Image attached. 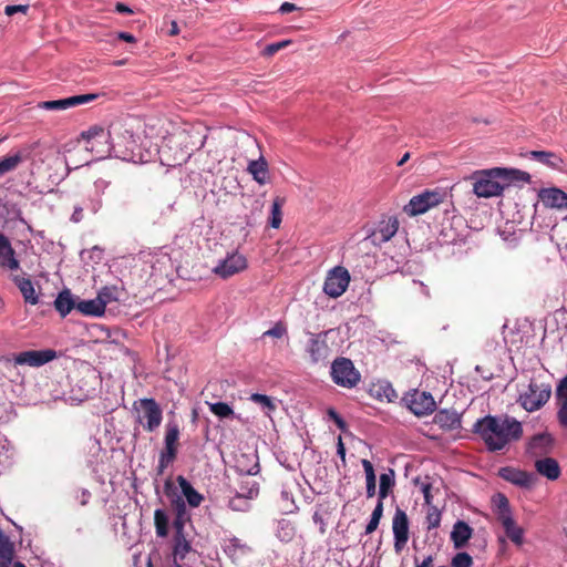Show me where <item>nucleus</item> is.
<instances>
[{
  "label": "nucleus",
  "instance_id": "obj_4",
  "mask_svg": "<svg viewBox=\"0 0 567 567\" xmlns=\"http://www.w3.org/2000/svg\"><path fill=\"white\" fill-rule=\"evenodd\" d=\"M133 410L136 413V422L143 426L146 432L156 431L163 420V411L159 404L151 398H143L133 403Z\"/></svg>",
  "mask_w": 567,
  "mask_h": 567
},
{
  "label": "nucleus",
  "instance_id": "obj_17",
  "mask_svg": "<svg viewBox=\"0 0 567 567\" xmlns=\"http://www.w3.org/2000/svg\"><path fill=\"white\" fill-rule=\"evenodd\" d=\"M498 475L503 480L525 488L533 487L537 481V477L534 473H529L511 466L499 468Z\"/></svg>",
  "mask_w": 567,
  "mask_h": 567
},
{
  "label": "nucleus",
  "instance_id": "obj_32",
  "mask_svg": "<svg viewBox=\"0 0 567 567\" xmlns=\"http://www.w3.org/2000/svg\"><path fill=\"white\" fill-rule=\"evenodd\" d=\"M14 546L10 538L0 529V567H9L13 560Z\"/></svg>",
  "mask_w": 567,
  "mask_h": 567
},
{
  "label": "nucleus",
  "instance_id": "obj_38",
  "mask_svg": "<svg viewBox=\"0 0 567 567\" xmlns=\"http://www.w3.org/2000/svg\"><path fill=\"white\" fill-rule=\"evenodd\" d=\"M361 463H362L364 474H365L367 496L370 498L375 495L377 477H375L373 465L370 461L362 460Z\"/></svg>",
  "mask_w": 567,
  "mask_h": 567
},
{
  "label": "nucleus",
  "instance_id": "obj_51",
  "mask_svg": "<svg viewBox=\"0 0 567 567\" xmlns=\"http://www.w3.org/2000/svg\"><path fill=\"white\" fill-rule=\"evenodd\" d=\"M190 549L189 543L182 536L178 535L175 542V553L179 554L182 557L185 556Z\"/></svg>",
  "mask_w": 567,
  "mask_h": 567
},
{
  "label": "nucleus",
  "instance_id": "obj_1",
  "mask_svg": "<svg viewBox=\"0 0 567 567\" xmlns=\"http://www.w3.org/2000/svg\"><path fill=\"white\" fill-rule=\"evenodd\" d=\"M126 131L122 128V122L112 123L109 130L102 126H92L81 134L84 147L91 152L96 159L110 155L122 161H141L143 156L124 145L127 137Z\"/></svg>",
  "mask_w": 567,
  "mask_h": 567
},
{
  "label": "nucleus",
  "instance_id": "obj_59",
  "mask_svg": "<svg viewBox=\"0 0 567 567\" xmlns=\"http://www.w3.org/2000/svg\"><path fill=\"white\" fill-rule=\"evenodd\" d=\"M83 218V208L81 206H75L73 214L71 216V220L73 223H80Z\"/></svg>",
  "mask_w": 567,
  "mask_h": 567
},
{
  "label": "nucleus",
  "instance_id": "obj_25",
  "mask_svg": "<svg viewBox=\"0 0 567 567\" xmlns=\"http://www.w3.org/2000/svg\"><path fill=\"white\" fill-rule=\"evenodd\" d=\"M96 380H97V377L95 375V373L90 372L86 375V378H84L82 380L83 384H76L72 389V392L74 393L73 399L79 402H82V401H85V400L92 398L95 394L94 384L96 383Z\"/></svg>",
  "mask_w": 567,
  "mask_h": 567
},
{
  "label": "nucleus",
  "instance_id": "obj_3",
  "mask_svg": "<svg viewBox=\"0 0 567 567\" xmlns=\"http://www.w3.org/2000/svg\"><path fill=\"white\" fill-rule=\"evenodd\" d=\"M471 179L474 194L477 197L489 198L502 195L513 179L529 181V175L517 169L495 167L475 172Z\"/></svg>",
  "mask_w": 567,
  "mask_h": 567
},
{
  "label": "nucleus",
  "instance_id": "obj_54",
  "mask_svg": "<svg viewBox=\"0 0 567 567\" xmlns=\"http://www.w3.org/2000/svg\"><path fill=\"white\" fill-rule=\"evenodd\" d=\"M110 186V182L99 178L94 182V190L97 196H102L107 187Z\"/></svg>",
  "mask_w": 567,
  "mask_h": 567
},
{
  "label": "nucleus",
  "instance_id": "obj_50",
  "mask_svg": "<svg viewBox=\"0 0 567 567\" xmlns=\"http://www.w3.org/2000/svg\"><path fill=\"white\" fill-rule=\"evenodd\" d=\"M441 513L436 508L429 511L426 515L427 529H433L440 526Z\"/></svg>",
  "mask_w": 567,
  "mask_h": 567
},
{
  "label": "nucleus",
  "instance_id": "obj_16",
  "mask_svg": "<svg viewBox=\"0 0 567 567\" xmlns=\"http://www.w3.org/2000/svg\"><path fill=\"white\" fill-rule=\"evenodd\" d=\"M392 529L394 548L396 551H401L409 539V519L404 511L396 508L392 519Z\"/></svg>",
  "mask_w": 567,
  "mask_h": 567
},
{
  "label": "nucleus",
  "instance_id": "obj_10",
  "mask_svg": "<svg viewBox=\"0 0 567 567\" xmlns=\"http://www.w3.org/2000/svg\"><path fill=\"white\" fill-rule=\"evenodd\" d=\"M247 268V259L244 255L234 251L220 259L213 268V272L221 279H227Z\"/></svg>",
  "mask_w": 567,
  "mask_h": 567
},
{
  "label": "nucleus",
  "instance_id": "obj_44",
  "mask_svg": "<svg viewBox=\"0 0 567 567\" xmlns=\"http://www.w3.org/2000/svg\"><path fill=\"white\" fill-rule=\"evenodd\" d=\"M209 410L219 419L235 417L233 409L225 402L212 403L209 404Z\"/></svg>",
  "mask_w": 567,
  "mask_h": 567
},
{
  "label": "nucleus",
  "instance_id": "obj_19",
  "mask_svg": "<svg viewBox=\"0 0 567 567\" xmlns=\"http://www.w3.org/2000/svg\"><path fill=\"white\" fill-rule=\"evenodd\" d=\"M122 128L125 132L126 134V138L124 140V145L130 148V150H133L134 152L141 154L143 156V159L141 161H131L132 163H147L151 161L152 156H153V152L150 150V147H147V143L148 142H140L137 140H140V137H135L134 135V132H133V128L132 126L128 124V123H122Z\"/></svg>",
  "mask_w": 567,
  "mask_h": 567
},
{
  "label": "nucleus",
  "instance_id": "obj_57",
  "mask_svg": "<svg viewBox=\"0 0 567 567\" xmlns=\"http://www.w3.org/2000/svg\"><path fill=\"white\" fill-rule=\"evenodd\" d=\"M102 196H97L96 198H93L90 200V204L87 205V208L93 213L96 214L101 207H102Z\"/></svg>",
  "mask_w": 567,
  "mask_h": 567
},
{
  "label": "nucleus",
  "instance_id": "obj_39",
  "mask_svg": "<svg viewBox=\"0 0 567 567\" xmlns=\"http://www.w3.org/2000/svg\"><path fill=\"white\" fill-rule=\"evenodd\" d=\"M394 485V472L393 470H389L386 473H382L380 475V486H379V499L378 502H382L388 497L389 491Z\"/></svg>",
  "mask_w": 567,
  "mask_h": 567
},
{
  "label": "nucleus",
  "instance_id": "obj_61",
  "mask_svg": "<svg viewBox=\"0 0 567 567\" xmlns=\"http://www.w3.org/2000/svg\"><path fill=\"white\" fill-rule=\"evenodd\" d=\"M557 395H566L567 394V375L560 381L556 391Z\"/></svg>",
  "mask_w": 567,
  "mask_h": 567
},
{
  "label": "nucleus",
  "instance_id": "obj_46",
  "mask_svg": "<svg viewBox=\"0 0 567 567\" xmlns=\"http://www.w3.org/2000/svg\"><path fill=\"white\" fill-rule=\"evenodd\" d=\"M251 499L252 498H248L246 496H241L240 494L236 493L235 496H233L229 499V507L234 511L245 512V511L249 509Z\"/></svg>",
  "mask_w": 567,
  "mask_h": 567
},
{
  "label": "nucleus",
  "instance_id": "obj_12",
  "mask_svg": "<svg viewBox=\"0 0 567 567\" xmlns=\"http://www.w3.org/2000/svg\"><path fill=\"white\" fill-rule=\"evenodd\" d=\"M178 439V425L175 422H168L166 424V433L164 439L165 450L161 453L158 461L159 472H163L164 468H166L168 464H171L175 460L177 453L176 444Z\"/></svg>",
  "mask_w": 567,
  "mask_h": 567
},
{
  "label": "nucleus",
  "instance_id": "obj_64",
  "mask_svg": "<svg viewBox=\"0 0 567 567\" xmlns=\"http://www.w3.org/2000/svg\"><path fill=\"white\" fill-rule=\"evenodd\" d=\"M433 557L431 555L426 556L422 563L416 564V567H432L433 566Z\"/></svg>",
  "mask_w": 567,
  "mask_h": 567
},
{
  "label": "nucleus",
  "instance_id": "obj_63",
  "mask_svg": "<svg viewBox=\"0 0 567 567\" xmlns=\"http://www.w3.org/2000/svg\"><path fill=\"white\" fill-rule=\"evenodd\" d=\"M281 498L284 502H286L287 504L290 503V505H293V498H292V494L290 492H288L287 489H282L281 491Z\"/></svg>",
  "mask_w": 567,
  "mask_h": 567
},
{
  "label": "nucleus",
  "instance_id": "obj_13",
  "mask_svg": "<svg viewBox=\"0 0 567 567\" xmlns=\"http://www.w3.org/2000/svg\"><path fill=\"white\" fill-rule=\"evenodd\" d=\"M56 358V351L52 349L28 350L13 357L17 365L42 367Z\"/></svg>",
  "mask_w": 567,
  "mask_h": 567
},
{
  "label": "nucleus",
  "instance_id": "obj_42",
  "mask_svg": "<svg viewBox=\"0 0 567 567\" xmlns=\"http://www.w3.org/2000/svg\"><path fill=\"white\" fill-rule=\"evenodd\" d=\"M250 400L252 402L257 403L261 408L264 413L267 414V415H270V413L272 411H275V409H276V404H275L274 400L270 396H268V395L259 394V393H252L250 395Z\"/></svg>",
  "mask_w": 567,
  "mask_h": 567
},
{
  "label": "nucleus",
  "instance_id": "obj_43",
  "mask_svg": "<svg viewBox=\"0 0 567 567\" xmlns=\"http://www.w3.org/2000/svg\"><path fill=\"white\" fill-rule=\"evenodd\" d=\"M383 515V503L378 502L374 509L372 511V514L370 516V520L365 526V534L370 535L372 534L379 526L380 520Z\"/></svg>",
  "mask_w": 567,
  "mask_h": 567
},
{
  "label": "nucleus",
  "instance_id": "obj_15",
  "mask_svg": "<svg viewBox=\"0 0 567 567\" xmlns=\"http://www.w3.org/2000/svg\"><path fill=\"white\" fill-rule=\"evenodd\" d=\"M97 94H81L74 95L61 100L44 101L39 103V107L48 111H62L71 107H75L81 104H86L94 101Z\"/></svg>",
  "mask_w": 567,
  "mask_h": 567
},
{
  "label": "nucleus",
  "instance_id": "obj_27",
  "mask_svg": "<svg viewBox=\"0 0 567 567\" xmlns=\"http://www.w3.org/2000/svg\"><path fill=\"white\" fill-rule=\"evenodd\" d=\"M224 551L234 561H239L251 551V548L247 544L243 543L239 538L233 537L225 543Z\"/></svg>",
  "mask_w": 567,
  "mask_h": 567
},
{
  "label": "nucleus",
  "instance_id": "obj_37",
  "mask_svg": "<svg viewBox=\"0 0 567 567\" xmlns=\"http://www.w3.org/2000/svg\"><path fill=\"white\" fill-rule=\"evenodd\" d=\"M551 443L548 434L535 435L528 443V452L533 455H538L546 452L547 446Z\"/></svg>",
  "mask_w": 567,
  "mask_h": 567
},
{
  "label": "nucleus",
  "instance_id": "obj_40",
  "mask_svg": "<svg viewBox=\"0 0 567 567\" xmlns=\"http://www.w3.org/2000/svg\"><path fill=\"white\" fill-rule=\"evenodd\" d=\"M285 204V199L281 197H276L271 205L269 225L272 228H279L282 221V206Z\"/></svg>",
  "mask_w": 567,
  "mask_h": 567
},
{
  "label": "nucleus",
  "instance_id": "obj_6",
  "mask_svg": "<svg viewBox=\"0 0 567 567\" xmlns=\"http://www.w3.org/2000/svg\"><path fill=\"white\" fill-rule=\"evenodd\" d=\"M551 388L549 384L532 380L528 389L520 394L519 401L526 411L534 412L549 400Z\"/></svg>",
  "mask_w": 567,
  "mask_h": 567
},
{
  "label": "nucleus",
  "instance_id": "obj_56",
  "mask_svg": "<svg viewBox=\"0 0 567 567\" xmlns=\"http://www.w3.org/2000/svg\"><path fill=\"white\" fill-rule=\"evenodd\" d=\"M312 520L316 525L319 526V530L321 534L326 533V522L322 517V515L319 512H315L312 515Z\"/></svg>",
  "mask_w": 567,
  "mask_h": 567
},
{
  "label": "nucleus",
  "instance_id": "obj_49",
  "mask_svg": "<svg viewBox=\"0 0 567 567\" xmlns=\"http://www.w3.org/2000/svg\"><path fill=\"white\" fill-rule=\"evenodd\" d=\"M291 43L290 40H282V41H279V42H275V43H270L268 44L264 51H262V54L265 56H271L274 55L275 53H277L279 50L288 47L289 44Z\"/></svg>",
  "mask_w": 567,
  "mask_h": 567
},
{
  "label": "nucleus",
  "instance_id": "obj_20",
  "mask_svg": "<svg viewBox=\"0 0 567 567\" xmlns=\"http://www.w3.org/2000/svg\"><path fill=\"white\" fill-rule=\"evenodd\" d=\"M326 337L327 332L311 334L307 344V352L309 353L312 363H318L328 358L330 350Z\"/></svg>",
  "mask_w": 567,
  "mask_h": 567
},
{
  "label": "nucleus",
  "instance_id": "obj_33",
  "mask_svg": "<svg viewBox=\"0 0 567 567\" xmlns=\"http://www.w3.org/2000/svg\"><path fill=\"white\" fill-rule=\"evenodd\" d=\"M75 309L85 315V316H102L105 311L103 308V302L99 300V298L90 299V300H81L76 303Z\"/></svg>",
  "mask_w": 567,
  "mask_h": 567
},
{
  "label": "nucleus",
  "instance_id": "obj_36",
  "mask_svg": "<svg viewBox=\"0 0 567 567\" xmlns=\"http://www.w3.org/2000/svg\"><path fill=\"white\" fill-rule=\"evenodd\" d=\"M236 493L254 499L259 493L258 483L248 476H244L238 483Z\"/></svg>",
  "mask_w": 567,
  "mask_h": 567
},
{
  "label": "nucleus",
  "instance_id": "obj_45",
  "mask_svg": "<svg viewBox=\"0 0 567 567\" xmlns=\"http://www.w3.org/2000/svg\"><path fill=\"white\" fill-rule=\"evenodd\" d=\"M287 326L282 321H278L270 329L266 330L261 334V339H265L267 337L274 339H281L282 337L287 336Z\"/></svg>",
  "mask_w": 567,
  "mask_h": 567
},
{
  "label": "nucleus",
  "instance_id": "obj_21",
  "mask_svg": "<svg viewBox=\"0 0 567 567\" xmlns=\"http://www.w3.org/2000/svg\"><path fill=\"white\" fill-rule=\"evenodd\" d=\"M538 197L545 207L556 209L567 208V193L559 188H543L539 190Z\"/></svg>",
  "mask_w": 567,
  "mask_h": 567
},
{
  "label": "nucleus",
  "instance_id": "obj_60",
  "mask_svg": "<svg viewBox=\"0 0 567 567\" xmlns=\"http://www.w3.org/2000/svg\"><path fill=\"white\" fill-rule=\"evenodd\" d=\"M297 10V7L296 4L291 3V2H284L280 7H279V12L285 14V13H289V12H292Z\"/></svg>",
  "mask_w": 567,
  "mask_h": 567
},
{
  "label": "nucleus",
  "instance_id": "obj_14",
  "mask_svg": "<svg viewBox=\"0 0 567 567\" xmlns=\"http://www.w3.org/2000/svg\"><path fill=\"white\" fill-rule=\"evenodd\" d=\"M408 406L416 416H424L431 414L436 404L431 393L415 390L408 399Z\"/></svg>",
  "mask_w": 567,
  "mask_h": 567
},
{
  "label": "nucleus",
  "instance_id": "obj_35",
  "mask_svg": "<svg viewBox=\"0 0 567 567\" xmlns=\"http://www.w3.org/2000/svg\"><path fill=\"white\" fill-rule=\"evenodd\" d=\"M54 306L56 311L62 317H65L73 308H75L76 303H74L71 292L69 290H63L58 295Z\"/></svg>",
  "mask_w": 567,
  "mask_h": 567
},
{
  "label": "nucleus",
  "instance_id": "obj_23",
  "mask_svg": "<svg viewBox=\"0 0 567 567\" xmlns=\"http://www.w3.org/2000/svg\"><path fill=\"white\" fill-rule=\"evenodd\" d=\"M535 468L539 475L546 477L549 481H556L561 474L558 462L553 457H543L536 460Z\"/></svg>",
  "mask_w": 567,
  "mask_h": 567
},
{
  "label": "nucleus",
  "instance_id": "obj_30",
  "mask_svg": "<svg viewBox=\"0 0 567 567\" xmlns=\"http://www.w3.org/2000/svg\"><path fill=\"white\" fill-rule=\"evenodd\" d=\"M177 483L182 494L187 501V504L190 507H198L202 504L204 496L199 494L184 476H177Z\"/></svg>",
  "mask_w": 567,
  "mask_h": 567
},
{
  "label": "nucleus",
  "instance_id": "obj_9",
  "mask_svg": "<svg viewBox=\"0 0 567 567\" xmlns=\"http://www.w3.org/2000/svg\"><path fill=\"white\" fill-rule=\"evenodd\" d=\"M443 195L437 190H425L422 194L413 196L404 206V212L410 216H416L426 213L430 208L442 202Z\"/></svg>",
  "mask_w": 567,
  "mask_h": 567
},
{
  "label": "nucleus",
  "instance_id": "obj_53",
  "mask_svg": "<svg viewBox=\"0 0 567 567\" xmlns=\"http://www.w3.org/2000/svg\"><path fill=\"white\" fill-rule=\"evenodd\" d=\"M29 10V6L27 4H13V6H7L4 9V12L7 16L11 17L18 12L27 13Z\"/></svg>",
  "mask_w": 567,
  "mask_h": 567
},
{
  "label": "nucleus",
  "instance_id": "obj_26",
  "mask_svg": "<svg viewBox=\"0 0 567 567\" xmlns=\"http://www.w3.org/2000/svg\"><path fill=\"white\" fill-rule=\"evenodd\" d=\"M371 396L380 401L394 402L398 399V393L388 381H378L370 388Z\"/></svg>",
  "mask_w": 567,
  "mask_h": 567
},
{
  "label": "nucleus",
  "instance_id": "obj_29",
  "mask_svg": "<svg viewBox=\"0 0 567 567\" xmlns=\"http://www.w3.org/2000/svg\"><path fill=\"white\" fill-rule=\"evenodd\" d=\"M13 281L19 288L23 299L27 303L37 305L39 302V295L37 293L31 279L20 276H14Z\"/></svg>",
  "mask_w": 567,
  "mask_h": 567
},
{
  "label": "nucleus",
  "instance_id": "obj_28",
  "mask_svg": "<svg viewBox=\"0 0 567 567\" xmlns=\"http://www.w3.org/2000/svg\"><path fill=\"white\" fill-rule=\"evenodd\" d=\"M473 529L465 522L458 520L454 524L451 539L455 548H462L472 537Z\"/></svg>",
  "mask_w": 567,
  "mask_h": 567
},
{
  "label": "nucleus",
  "instance_id": "obj_18",
  "mask_svg": "<svg viewBox=\"0 0 567 567\" xmlns=\"http://www.w3.org/2000/svg\"><path fill=\"white\" fill-rule=\"evenodd\" d=\"M398 229V219L395 217H389L386 219H382L368 238L373 245L381 246L389 241L396 234Z\"/></svg>",
  "mask_w": 567,
  "mask_h": 567
},
{
  "label": "nucleus",
  "instance_id": "obj_52",
  "mask_svg": "<svg viewBox=\"0 0 567 567\" xmlns=\"http://www.w3.org/2000/svg\"><path fill=\"white\" fill-rule=\"evenodd\" d=\"M560 401V408L558 411V417L563 425L567 426V394L566 395H557Z\"/></svg>",
  "mask_w": 567,
  "mask_h": 567
},
{
  "label": "nucleus",
  "instance_id": "obj_41",
  "mask_svg": "<svg viewBox=\"0 0 567 567\" xmlns=\"http://www.w3.org/2000/svg\"><path fill=\"white\" fill-rule=\"evenodd\" d=\"M154 522H155L156 535L158 537L167 536L169 519H168L167 514L163 509L155 511Z\"/></svg>",
  "mask_w": 567,
  "mask_h": 567
},
{
  "label": "nucleus",
  "instance_id": "obj_34",
  "mask_svg": "<svg viewBox=\"0 0 567 567\" xmlns=\"http://www.w3.org/2000/svg\"><path fill=\"white\" fill-rule=\"evenodd\" d=\"M530 158L536 159L548 167L560 169L563 167L564 161L561 157L551 152L545 151H532Z\"/></svg>",
  "mask_w": 567,
  "mask_h": 567
},
{
  "label": "nucleus",
  "instance_id": "obj_2",
  "mask_svg": "<svg viewBox=\"0 0 567 567\" xmlns=\"http://www.w3.org/2000/svg\"><path fill=\"white\" fill-rule=\"evenodd\" d=\"M474 432L480 435L489 452H496L519 440L523 427L514 417L486 415L475 422Z\"/></svg>",
  "mask_w": 567,
  "mask_h": 567
},
{
  "label": "nucleus",
  "instance_id": "obj_55",
  "mask_svg": "<svg viewBox=\"0 0 567 567\" xmlns=\"http://www.w3.org/2000/svg\"><path fill=\"white\" fill-rule=\"evenodd\" d=\"M328 415L330 416L331 420H333V422L340 430H346L347 424L344 420L333 409H329Z\"/></svg>",
  "mask_w": 567,
  "mask_h": 567
},
{
  "label": "nucleus",
  "instance_id": "obj_62",
  "mask_svg": "<svg viewBox=\"0 0 567 567\" xmlns=\"http://www.w3.org/2000/svg\"><path fill=\"white\" fill-rule=\"evenodd\" d=\"M117 38L128 43L135 42V37L128 32H118Z\"/></svg>",
  "mask_w": 567,
  "mask_h": 567
},
{
  "label": "nucleus",
  "instance_id": "obj_11",
  "mask_svg": "<svg viewBox=\"0 0 567 567\" xmlns=\"http://www.w3.org/2000/svg\"><path fill=\"white\" fill-rule=\"evenodd\" d=\"M498 519L505 530L506 536L517 546H520L524 542V530L517 526L511 511L508 508V502L505 496L501 495V505Z\"/></svg>",
  "mask_w": 567,
  "mask_h": 567
},
{
  "label": "nucleus",
  "instance_id": "obj_31",
  "mask_svg": "<svg viewBox=\"0 0 567 567\" xmlns=\"http://www.w3.org/2000/svg\"><path fill=\"white\" fill-rule=\"evenodd\" d=\"M247 171L252 175V178L259 184L265 185L268 179V164L260 157L256 161H250Z\"/></svg>",
  "mask_w": 567,
  "mask_h": 567
},
{
  "label": "nucleus",
  "instance_id": "obj_48",
  "mask_svg": "<svg viewBox=\"0 0 567 567\" xmlns=\"http://www.w3.org/2000/svg\"><path fill=\"white\" fill-rule=\"evenodd\" d=\"M473 559L465 553H457L451 560V567H472Z\"/></svg>",
  "mask_w": 567,
  "mask_h": 567
},
{
  "label": "nucleus",
  "instance_id": "obj_22",
  "mask_svg": "<svg viewBox=\"0 0 567 567\" xmlns=\"http://www.w3.org/2000/svg\"><path fill=\"white\" fill-rule=\"evenodd\" d=\"M0 266L9 270H18L20 267L10 240L2 234H0Z\"/></svg>",
  "mask_w": 567,
  "mask_h": 567
},
{
  "label": "nucleus",
  "instance_id": "obj_7",
  "mask_svg": "<svg viewBox=\"0 0 567 567\" xmlns=\"http://www.w3.org/2000/svg\"><path fill=\"white\" fill-rule=\"evenodd\" d=\"M40 147L39 142L24 144L0 158V177L13 172L25 161H34L35 151Z\"/></svg>",
  "mask_w": 567,
  "mask_h": 567
},
{
  "label": "nucleus",
  "instance_id": "obj_47",
  "mask_svg": "<svg viewBox=\"0 0 567 567\" xmlns=\"http://www.w3.org/2000/svg\"><path fill=\"white\" fill-rule=\"evenodd\" d=\"M97 298L103 302V308L105 309L107 303L117 300V291L113 287H104L97 293Z\"/></svg>",
  "mask_w": 567,
  "mask_h": 567
},
{
  "label": "nucleus",
  "instance_id": "obj_24",
  "mask_svg": "<svg viewBox=\"0 0 567 567\" xmlns=\"http://www.w3.org/2000/svg\"><path fill=\"white\" fill-rule=\"evenodd\" d=\"M434 423L445 430L461 427V415L455 410L443 409L434 415Z\"/></svg>",
  "mask_w": 567,
  "mask_h": 567
},
{
  "label": "nucleus",
  "instance_id": "obj_5",
  "mask_svg": "<svg viewBox=\"0 0 567 567\" xmlns=\"http://www.w3.org/2000/svg\"><path fill=\"white\" fill-rule=\"evenodd\" d=\"M330 375L337 385L346 389L354 388L361 380V374L352 361L344 357L337 358L332 362Z\"/></svg>",
  "mask_w": 567,
  "mask_h": 567
},
{
  "label": "nucleus",
  "instance_id": "obj_8",
  "mask_svg": "<svg viewBox=\"0 0 567 567\" xmlns=\"http://www.w3.org/2000/svg\"><path fill=\"white\" fill-rule=\"evenodd\" d=\"M350 279L348 269L342 266H336L329 270L326 277L323 292L330 298H338L346 292Z\"/></svg>",
  "mask_w": 567,
  "mask_h": 567
},
{
  "label": "nucleus",
  "instance_id": "obj_58",
  "mask_svg": "<svg viewBox=\"0 0 567 567\" xmlns=\"http://www.w3.org/2000/svg\"><path fill=\"white\" fill-rule=\"evenodd\" d=\"M337 454L340 456L342 462L346 463V447L341 436L338 437Z\"/></svg>",
  "mask_w": 567,
  "mask_h": 567
}]
</instances>
